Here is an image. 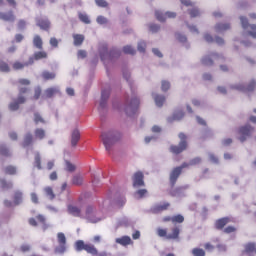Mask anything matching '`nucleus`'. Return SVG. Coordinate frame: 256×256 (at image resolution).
I'll list each match as a JSON object with an SVG mask.
<instances>
[{
	"label": "nucleus",
	"mask_w": 256,
	"mask_h": 256,
	"mask_svg": "<svg viewBox=\"0 0 256 256\" xmlns=\"http://www.w3.org/2000/svg\"><path fill=\"white\" fill-rule=\"evenodd\" d=\"M123 51L126 55H135V49L131 46H124Z\"/></svg>",
	"instance_id": "48"
},
{
	"label": "nucleus",
	"mask_w": 256,
	"mask_h": 256,
	"mask_svg": "<svg viewBox=\"0 0 256 256\" xmlns=\"http://www.w3.org/2000/svg\"><path fill=\"white\" fill-rule=\"evenodd\" d=\"M0 19H1V21H7L8 23H14V21L17 18L15 17V13H13V10H10L8 12H0Z\"/></svg>",
	"instance_id": "17"
},
{
	"label": "nucleus",
	"mask_w": 256,
	"mask_h": 256,
	"mask_svg": "<svg viewBox=\"0 0 256 256\" xmlns=\"http://www.w3.org/2000/svg\"><path fill=\"white\" fill-rule=\"evenodd\" d=\"M145 176L143 172L138 171L132 176L133 187H145Z\"/></svg>",
	"instance_id": "13"
},
{
	"label": "nucleus",
	"mask_w": 256,
	"mask_h": 256,
	"mask_svg": "<svg viewBox=\"0 0 256 256\" xmlns=\"http://www.w3.org/2000/svg\"><path fill=\"white\" fill-rule=\"evenodd\" d=\"M13 202L16 205H21V203H23V192L19 190L15 191L13 195Z\"/></svg>",
	"instance_id": "31"
},
{
	"label": "nucleus",
	"mask_w": 256,
	"mask_h": 256,
	"mask_svg": "<svg viewBox=\"0 0 256 256\" xmlns=\"http://www.w3.org/2000/svg\"><path fill=\"white\" fill-rule=\"evenodd\" d=\"M256 252V245L253 242H249L244 245L243 255H253Z\"/></svg>",
	"instance_id": "21"
},
{
	"label": "nucleus",
	"mask_w": 256,
	"mask_h": 256,
	"mask_svg": "<svg viewBox=\"0 0 256 256\" xmlns=\"http://www.w3.org/2000/svg\"><path fill=\"white\" fill-rule=\"evenodd\" d=\"M231 223V218L229 217H223L215 221V229H218V231H221V229L225 228V225Z\"/></svg>",
	"instance_id": "19"
},
{
	"label": "nucleus",
	"mask_w": 256,
	"mask_h": 256,
	"mask_svg": "<svg viewBox=\"0 0 256 256\" xmlns=\"http://www.w3.org/2000/svg\"><path fill=\"white\" fill-rule=\"evenodd\" d=\"M41 77L42 79H44V81H51L55 79L57 75L55 74V72L44 71L42 72Z\"/></svg>",
	"instance_id": "34"
},
{
	"label": "nucleus",
	"mask_w": 256,
	"mask_h": 256,
	"mask_svg": "<svg viewBox=\"0 0 256 256\" xmlns=\"http://www.w3.org/2000/svg\"><path fill=\"white\" fill-rule=\"evenodd\" d=\"M37 26L40 27V29H43V31H49L51 22H49L47 19H39L37 20Z\"/></svg>",
	"instance_id": "27"
},
{
	"label": "nucleus",
	"mask_w": 256,
	"mask_h": 256,
	"mask_svg": "<svg viewBox=\"0 0 256 256\" xmlns=\"http://www.w3.org/2000/svg\"><path fill=\"white\" fill-rule=\"evenodd\" d=\"M109 95H111V90L108 89L102 91L100 109H105L107 107V99H109Z\"/></svg>",
	"instance_id": "20"
},
{
	"label": "nucleus",
	"mask_w": 256,
	"mask_h": 256,
	"mask_svg": "<svg viewBox=\"0 0 256 256\" xmlns=\"http://www.w3.org/2000/svg\"><path fill=\"white\" fill-rule=\"evenodd\" d=\"M39 97H41V87H36L34 89V96L32 97V99H34V101H37Z\"/></svg>",
	"instance_id": "53"
},
{
	"label": "nucleus",
	"mask_w": 256,
	"mask_h": 256,
	"mask_svg": "<svg viewBox=\"0 0 256 256\" xmlns=\"http://www.w3.org/2000/svg\"><path fill=\"white\" fill-rule=\"evenodd\" d=\"M29 65H31L29 60L27 62L15 61L12 64V69H14V71H21V69H25V67H29Z\"/></svg>",
	"instance_id": "24"
},
{
	"label": "nucleus",
	"mask_w": 256,
	"mask_h": 256,
	"mask_svg": "<svg viewBox=\"0 0 256 256\" xmlns=\"http://www.w3.org/2000/svg\"><path fill=\"white\" fill-rule=\"evenodd\" d=\"M80 139H81V132H79V129H74L71 134L72 147H77V143H79Z\"/></svg>",
	"instance_id": "22"
},
{
	"label": "nucleus",
	"mask_w": 256,
	"mask_h": 256,
	"mask_svg": "<svg viewBox=\"0 0 256 256\" xmlns=\"http://www.w3.org/2000/svg\"><path fill=\"white\" fill-rule=\"evenodd\" d=\"M66 171H69L70 173H73V171H75V165H73L69 161H66Z\"/></svg>",
	"instance_id": "58"
},
{
	"label": "nucleus",
	"mask_w": 256,
	"mask_h": 256,
	"mask_svg": "<svg viewBox=\"0 0 256 256\" xmlns=\"http://www.w3.org/2000/svg\"><path fill=\"white\" fill-rule=\"evenodd\" d=\"M189 15L192 18L199 17V15H201V12H199V9L197 8H192L191 10H189Z\"/></svg>",
	"instance_id": "51"
},
{
	"label": "nucleus",
	"mask_w": 256,
	"mask_h": 256,
	"mask_svg": "<svg viewBox=\"0 0 256 256\" xmlns=\"http://www.w3.org/2000/svg\"><path fill=\"white\" fill-rule=\"evenodd\" d=\"M185 189H189V185L180 186L175 189H172L170 191V195H171V197H177V195H179V193H183V191H185Z\"/></svg>",
	"instance_id": "33"
},
{
	"label": "nucleus",
	"mask_w": 256,
	"mask_h": 256,
	"mask_svg": "<svg viewBox=\"0 0 256 256\" xmlns=\"http://www.w3.org/2000/svg\"><path fill=\"white\" fill-rule=\"evenodd\" d=\"M78 17L80 21H82V23H85L86 25H89V23H91V20H89V16H87V14L80 13Z\"/></svg>",
	"instance_id": "47"
},
{
	"label": "nucleus",
	"mask_w": 256,
	"mask_h": 256,
	"mask_svg": "<svg viewBox=\"0 0 256 256\" xmlns=\"http://www.w3.org/2000/svg\"><path fill=\"white\" fill-rule=\"evenodd\" d=\"M157 235L158 237H163L168 241H179V235H181V228H179V226H174L171 228L170 233L167 232V229L158 228Z\"/></svg>",
	"instance_id": "3"
},
{
	"label": "nucleus",
	"mask_w": 256,
	"mask_h": 256,
	"mask_svg": "<svg viewBox=\"0 0 256 256\" xmlns=\"http://www.w3.org/2000/svg\"><path fill=\"white\" fill-rule=\"evenodd\" d=\"M154 101L157 107H163V103H165V96L155 95Z\"/></svg>",
	"instance_id": "39"
},
{
	"label": "nucleus",
	"mask_w": 256,
	"mask_h": 256,
	"mask_svg": "<svg viewBox=\"0 0 256 256\" xmlns=\"http://www.w3.org/2000/svg\"><path fill=\"white\" fill-rule=\"evenodd\" d=\"M0 155H3L4 157H9V149L5 145H0Z\"/></svg>",
	"instance_id": "50"
},
{
	"label": "nucleus",
	"mask_w": 256,
	"mask_h": 256,
	"mask_svg": "<svg viewBox=\"0 0 256 256\" xmlns=\"http://www.w3.org/2000/svg\"><path fill=\"white\" fill-rule=\"evenodd\" d=\"M254 131H255V128L251 127V125L242 126L239 129V135H241L239 140L241 141V143H243V141H245L247 137H251V134Z\"/></svg>",
	"instance_id": "11"
},
{
	"label": "nucleus",
	"mask_w": 256,
	"mask_h": 256,
	"mask_svg": "<svg viewBox=\"0 0 256 256\" xmlns=\"http://www.w3.org/2000/svg\"><path fill=\"white\" fill-rule=\"evenodd\" d=\"M116 243H118V245H122L123 247H127V245H131V243H133V241L131 240V237H129V236H122V237L116 239Z\"/></svg>",
	"instance_id": "26"
},
{
	"label": "nucleus",
	"mask_w": 256,
	"mask_h": 256,
	"mask_svg": "<svg viewBox=\"0 0 256 256\" xmlns=\"http://www.w3.org/2000/svg\"><path fill=\"white\" fill-rule=\"evenodd\" d=\"M97 23H99V25H105L107 23V18H105L104 16H98Z\"/></svg>",
	"instance_id": "62"
},
{
	"label": "nucleus",
	"mask_w": 256,
	"mask_h": 256,
	"mask_svg": "<svg viewBox=\"0 0 256 256\" xmlns=\"http://www.w3.org/2000/svg\"><path fill=\"white\" fill-rule=\"evenodd\" d=\"M229 29H231V25L227 23H218L214 26L216 33H225V31H229Z\"/></svg>",
	"instance_id": "23"
},
{
	"label": "nucleus",
	"mask_w": 256,
	"mask_h": 256,
	"mask_svg": "<svg viewBox=\"0 0 256 256\" xmlns=\"http://www.w3.org/2000/svg\"><path fill=\"white\" fill-rule=\"evenodd\" d=\"M18 85L19 94L17 99L9 104L10 111H17L20 105L26 103L27 97H25L24 95H27L29 93V85H31V81L22 78L18 80Z\"/></svg>",
	"instance_id": "1"
},
{
	"label": "nucleus",
	"mask_w": 256,
	"mask_h": 256,
	"mask_svg": "<svg viewBox=\"0 0 256 256\" xmlns=\"http://www.w3.org/2000/svg\"><path fill=\"white\" fill-rule=\"evenodd\" d=\"M256 82L255 80H252L250 84L247 86V88L243 86H234L233 89H237L238 91H254Z\"/></svg>",
	"instance_id": "32"
},
{
	"label": "nucleus",
	"mask_w": 256,
	"mask_h": 256,
	"mask_svg": "<svg viewBox=\"0 0 256 256\" xmlns=\"http://www.w3.org/2000/svg\"><path fill=\"white\" fill-rule=\"evenodd\" d=\"M191 253L193 256H205L206 255L205 250L202 248H193Z\"/></svg>",
	"instance_id": "41"
},
{
	"label": "nucleus",
	"mask_w": 256,
	"mask_h": 256,
	"mask_svg": "<svg viewBox=\"0 0 256 256\" xmlns=\"http://www.w3.org/2000/svg\"><path fill=\"white\" fill-rule=\"evenodd\" d=\"M17 27L18 29H21V30L25 29V27H27V21L23 19L19 20L17 23Z\"/></svg>",
	"instance_id": "59"
},
{
	"label": "nucleus",
	"mask_w": 256,
	"mask_h": 256,
	"mask_svg": "<svg viewBox=\"0 0 256 256\" xmlns=\"http://www.w3.org/2000/svg\"><path fill=\"white\" fill-rule=\"evenodd\" d=\"M30 197H31L32 203H34L35 205L39 203V197L37 196V193L35 192L31 193Z\"/></svg>",
	"instance_id": "60"
},
{
	"label": "nucleus",
	"mask_w": 256,
	"mask_h": 256,
	"mask_svg": "<svg viewBox=\"0 0 256 256\" xmlns=\"http://www.w3.org/2000/svg\"><path fill=\"white\" fill-rule=\"evenodd\" d=\"M181 168H173L172 171L170 172V176H169V181H170V185L171 187H175V185L177 184V179H179V177H181Z\"/></svg>",
	"instance_id": "15"
},
{
	"label": "nucleus",
	"mask_w": 256,
	"mask_h": 256,
	"mask_svg": "<svg viewBox=\"0 0 256 256\" xmlns=\"http://www.w3.org/2000/svg\"><path fill=\"white\" fill-rule=\"evenodd\" d=\"M50 45L54 48L59 47V40H57L55 37L50 38Z\"/></svg>",
	"instance_id": "61"
},
{
	"label": "nucleus",
	"mask_w": 256,
	"mask_h": 256,
	"mask_svg": "<svg viewBox=\"0 0 256 256\" xmlns=\"http://www.w3.org/2000/svg\"><path fill=\"white\" fill-rule=\"evenodd\" d=\"M183 117H185V113L183 111H178L173 114L172 118H169V121H181Z\"/></svg>",
	"instance_id": "38"
},
{
	"label": "nucleus",
	"mask_w": 256,
	"mask_h": 256,
	"mask_svg": "<svg viewBox=\"0 0 256 256\" xmlns=\"http://www.w3.org/2000/svg\"><path fill=\"white\" fill-rule=\"evenodd\" d=\"M37 221H38V223H37ZM28 223H29V225H31V227H38V225L40 223L43 233H45V231H49V229H51V224H49L47 222V218L42 214L37 215L36 219L29 218Z\"/></svg>",
	"instance_id": "5"
},
{
	"label": "nucleus",
	"mask_w": 256,
	"mask_h": 256,
	"mask_svg": "<svg viewBox=\"0 0 256 256\" xmlns=\"http://www.w3.org/2000/svg\"><path fill=\"white\" fill-rule=\"evenodd\" d=\"M155 17L158 21H160L161 23H164V21L168 18V19H175V17H177V13L175 12H166L165 14H163L161 11L157 10L155 12Z\"/></svg>",
	"instance_id": "14"
},
{
	"label": "nucleus",
	"mask_w": 256,
	"mask_h": 256,
	"mask_svg": "<svg viewBox=\"0 0 256 256\" xmlns=\"http://www.w3.org/2000/svg\"><path fill=\"white\" fill-rule=\"evenodd\" d=\"M46 132L45 130H43V128H36L34 130V139L39 140V141H43V139H45L46 137Z\"/></svg>",
	"instance_id": "28"
},
{
	"label": "nucleus",
	"mask_w": 256,
	"mask_h": 256,
	"mask_svg": "<svg viewBox=\"0 0 256 256\" xmlns=\"http://www.w3.org/2000/svg\"><path fill=\"white\" fill-rule=\"evenodd\" d=\"M44 193H45L46 197H48V199H50L51 201H53V199H55V192H53V188H51V186L45 187Z\"/></svg>",
	"instance_id": "35"
},
{
	"label": "nucleus",
	"mask_w": 256,
	"mask_h": 256,
	"mask_svg": "<svg viewBox=\"0 0 256 256\" xmlns=\"http://www.w3.org/2000/svg\"><path fill=\"white\" fill-rule=\"evenodd\" d=\"M171 207V203L164 202L163 204H156L153 207H151L150 211L151 213H154V215H157L159 213H163V211H167Z\"/></svg>",
	"instance_id": "16"
},
{
	"label": "nucleus",
	"mask_w": 256,
	"mask_h": 256,
	"mask_svg": "<svg viewBox=\"0 0 256 256\" xmlns=\"http://www.w3.org/2000/svg\"><path fill=\"white\" fill-rule=\"evenodd\" d=\"M161 89L162 91H169V89H171V83H169V81H162V84H161Z\"/></svg>",
	"instance_id": "52"
},
{
	"label": "nucleus",
	"mask_w": 256,
	"mask_h": 256,
	"mask_svg": "<svg viewBox=\"0 0 256 256\" xmlns=\"http://www.w3.org/2000/svg\"><path fill=\"white\" fill-rule=\"evenodd\" d=\"M95 3L98 7H102V8L109 7V3L105 0H95Z\"/></svg>",
	"instance_id": "54"
},
{
	"label": "nucleus",
	"mask_w": 256,
	"mask_h": 256,
	"mask_svg": "<svg viewBox=\"0 0 256 256\" xmlns=\"http://www.w3.org/2000/svg\"><path fill=\"white\" fill-rule=\"evenodd\" d=\"M32 144H33V135H31V133H28L24 137L23 146L29 147V145H32Z\"/></svg>",
	"instance_id": "37"
},
{
	"label": "nucleus",
	"mask_w": 256,
	"mask_h": 256,
	"mask_svg": "<svg viewBox=\"0 0 256 256\" xmlns=\"http://www.w3.org/2000/svg\"><path fill=\"white\" fill-rule=\"evenodd\" d=\"M219 55L212 53L209 56H205L204 58H202V65H205L206 67H211V65H213V59L214 61H218L219 59Z\"/></svg>",
	"instance_id": "18"
},
{
	"label": "nucleus",
	"mask_w": 256,
	"mask_h": 256,
	"mask_svg": "<svg viewBox=\"0 0 256 256\" xmlns=\"http://www.w3.org/2000/svg\"><path fill=\"white\" fill-rule=\"evenodd\" d=\"M55 93H57V89H55V88H48L45 90V96L48 99H51V97H53V95H55Z\"/></svg>",
	"instance_id": "46"
},
{
	"label": "nucleus",
	"mask_w": 256,
	"mask_h": 256,
	"mask_svg": "<svg viewBox=\"0 0 256 256\" xmlns=\"http://www.w3.org/2000/svg\"><path fill=\"white\" fill-rule=\"evenodd\" d=\"M5 173L6 175H15V173H17V168L14 166H8L5 168Z\"/></svg>",
	"instance_id": "49"
},
{
	"label": "nucleus",
	"mask_w": 256,
	"mask_h": 256,
	"mask_svg": "<svg viewBox=\"0 0 256 256\" xmlns=\"http://www.w3.org/2000/svg\"><path fill=\"white\" fill-rule=\"evenodd\" d=\"M75 250L78 252L86 251L88 255L92 256H111V253H107L105 251L99 252L97 247L91 243H85L83 240H78L74 244Z\"/></svg>",
	"instance_id": "2"
},
{
	"label": "nucleus",
	"mask_w": 256,
	"mask_h": 256,
	"mask_svg": "<svg viewBox=\"0 0 256 256\" xmlns=\"http://www.w3.org/2000/svg\"><path fill=\"white\" fill-rule=\"evenodd\" d=\"M0 71H2V73H9V71H11V68L6 62L0 61Z\"/></svg>",
	"instance_id": "43"
},
{
	"label": "nucleus",
	"mask_w": 256,
	"mask_h": 256,
	"mask_svg": "<svg viewBox=\"0 0 256 256\" xmlns=\"http://www.w3.org/2000/svg\"><path fill=\"white\" fill-rule=\"evenodd\" d=\"M49 54L47 53V51L44 50H40V51H36L34 52V54L32 56L29 57V63L30 65H33V63H35V61H41L42 59H48Z\"/></svg>",
	"instance_id": "12"
},
{
	"label": "nucleus",
	"mask_w": 256,
	"mask_h": 256,
	"mask_svg": "<svg viewBox=\"0 0 256 256\" xmlns=\"http://www.w3.org/2000/svg\"><path fill=\"white\" fill-rule=\"evenodd\" d=\"M72 185H83V176L81 174H76L72 178Z\"/></svg>",
	"instance_id": "36"
},
{
	"label": "nucleus",
	"mask_w": 256,
	"mask_h": 256,
	"mask_svg": "<svg viewBox=\"0 0 256 256\" xmlns=\"http://www.w3.org/2000/svg\"><path fill=\"white\" fill-rule=\"evenodd\" d=\"M159 29H161V27L157 24L149 25V31H151V33H157V31H159Z\"/></svg>",
	"instance_id": "57"
},
{
	"label": "nucleus",
	"mask_w": 256,
	"mask_h": 256,
	"mask_svg": "<svg viewBox=\"0 0 256 256\" xmlns=\"http://www.w3.org/2000/svg\"><path fill=\"white\" fill-rule=\"evenodd\" d=\"M199 163H201V158L199 157H196L190 160V165H199Z\"/></svg>",
	"instance_id": "63"
},
{
	"label": "nucleus",
	"mask_w": 256,
	"mask_h": 256,
	"mask_svg": "<svg viewBox=\"0 0 256 256\" xmlns=\"http://www.w3.org/2000/svg\"><path fill=\"white\" fill-rule=\"evenodd\" d=\"M183 221H185V217L181 214L172 216V223H183Z\"/></svg>",
	"instance_id": "45"
},
{
	"label": "nucleus",
	"mask_w": 256,
	"mask_h": 256,
	"mask_svg": "<svg viewBox=\"0 0 256 256\" xmlns=\"http://www.w3.org/2000/svg\"><path fill=\"white\" fill-rule=\"evenodd\" d=\"M146 47H147V44L145 42L141 41L138 43V51L140 53H145Z\"/></svg>",
	"instance_id": "56"
},
{
	"label": "nucleus",
	"mask_w": 256,
	"mask_h": 256,
	"mask_svg": "<svg viewBox=\"0 0 256 256\" xmlns=\"http://www.w3.org/2000/svg\"><path fill=\"white\" fill-rule=\"evenodd\" d=\"M204 39L205 41H207V43H213V41H215V39H213V36H211L210 34H205Z\"/></svg>",
	"instance_id": "64"
},
{
	"label": "nucleus",
	"mask_w": 256,
	"mask_h": 256,
	"mask_svg": "<svg viewBox=\"0 0 256 256\" xmlns=\"http://www.w3.org/2000/svg\"><path fill=\"white\" fill-rule=\"evenodd\" d=\"M74 39V45L75 47H81L83 45V41H85V36L82 34H73L72 35Z\"/></svg>",
	"instance_id": "29"
},
{
	"label": "nucleus",
	"mask_w": 256,
	"mask_h": 256,
	"mask_svg": "<svg viewBox=\"0 0 256 256\" xmlns=\"http://www.w3.org/2000/svg\"><path fill=\"white\" fill-rule=\"evenodd\" d=\"M68 213H70V215H73V217H83V214H81V208L77 206H68Z\"/></svg>",
	"instance_id": "25"
},
{
	"label": "nucleus",
	"mask_w": 256,
	"mask_h": 256,
	"mask_svg": "<svg viewBox=\"0 0 256 256\" xmlns=\"http://www.w3.org/2000/svg\"><path fill=\"white\" fill-rule=\"evenodd\" d=\"M139 98H133L129 105L125 108V113L128 115V117H132V115H135L137 111L139 110Z\"/></svg>",
	"instance_id": "9"
},
{
	"label": "nucleus",
	"mask_w": 256,
	"mask_h": 256,
	"mask_svg": "<svg viewBox=\"0 0 256 256\" xmlns=\"http://www.w3.org/2000/svg\"><path fill=\"white\" fill-rule=\"evenodd\" d=\"M33 45L36 49L41 51L43 49V38H41L39 35H35L33 37Z\"/></svg>",
	"instance_id": "30"
},
{
	"label": "nucleus",
	"mask_w": 256,
	"mask_h": 256,
	"mask_svg": "<svg viewBox=\"0 0 256 256\" xmlns=\"http://www.w3.org/2000/svg\"><path fill=\"white\" fill-rule=\"evenodd\" d=\"M240 21L243 29H248L249 35L253 37V39H256V25H250L249 20L244 16L240 17Z\"/></svg>",
	"instance_id": "10"
},
{
	"label": "nucleus",
	"mask_w": 256,
	"mask_h": 256,
	"mask_svg": "<svg viewBox=\"0 0 256 256\" xmlns=\"http://www.w3.org/2000/svg\"><path fill=\"white\" fill-rule=\"evenodd\" d=\"M102 141L106 151H111V147L119 141V137L111 132L102 133Z\"/></svg>",
	"instance_id": "7"
},
{
	"label": "nucleus",
	"mask_w": 256,
	"mask_h": 256,
	"mask_svg": "<svg viewBox=\"0 0 256 256\" xmlns=\"http://www.w3.org/2000/svg\"><path fill=\"white\" fill-rule=\"evenodd\" d=\"M235 231H237V228H235L234 226H227L226 228H224L223 233L229 235L231 233H235Z\"/></svg>",
	"instance_id": "55"
},
{
	"label": "nucleus",
	"mask_w": 256,
	"mask_h": 256,
	"mask_svg": "<svg viewBox=\"0 0 256 256\" xmlns=\"http://www.w3.org/2000/svg\"><path fill=\"white\" fill-rule=\"evenodd\" d=\"M147 189H140L138 191L135 192V197L136 199H143V197H145V195H147Z\"/></svg>",
	"instance_id": "44"
},
{
	"label": "nucleus",
	"mask_w": 256,
	"mask_h": 256,
	"mask_svg": "<svg viewBox=\"0 0 256 256\" xmlns=\"http://www.w3.org/2000/svg\"><path fill=\"white\" fill-rule=\"evenodd\" d=\"M34 123L39 125V123L45 124V119L38 112L34 113Z\"/></svg>",
	"instance_id": "42"
},
{
	"label": "nucleus",
	"mask_w": 256,
	"mask_h": 256,
	"mask_svg": "<svg viewBox=\"0 0 256 256\" xmlns=\"http://www.w3.org/2000/svg\"><path fill=\"white\" fill-rule=\"evenodd\" d=\"M178 137L180 139L179 144L170 146V153H173L174 155H179L183 153V151H186L188 147L187 136L185 135V133L180 132L178 134Z\"/></svg>",
	"instance_id": "4"
},
{
	"label": "nucleus",
	"mask_w": 256,
	"mask_h": 256,
	"mask_svg": "<svg viewBox=\"0 0 256 256\" xmlns=\"http://www.w3.org/2000/svg\"><path fill=\"white\" fill-rule=\"evenodd\" d=\"M34 166L39 170L43 169V166H41V154L39 153H36L34 156Z\"/></svg>",
	"instance_id": "40"
},
{
	"label": "nucleus",
	"mask_w": 256,
	"mask_h": 256,
	"mask_svg": "<svg viewBox=\"0 0 256 256\" xmlns=\"http://www.w3.org/2000/svg\"><path fill=\"white\" fill-rule=\"evenodd\" d=\"M58 246L54 248V253L56 255H64L67 252V237L65 233L59 232L57 234Z\"/></svg>",
	"instance_id": "6"
},
{
	"label": "nucleus",
	"mask_w": 256,
	"mask_h": 256,
	"mask_svg": "<svg viewBox=\"0 0 256 256\" xmlns=\"http://www.w3.org/2000/svg\"><path fill=\"white\" fill-rule=\"evenodd\" d=\"M85 218L89 223H99V221L103 219L101 217H97V210H95L93 205L86 206Z\"/></svg>",
	"instance_id": "8"
}]
</instances>
